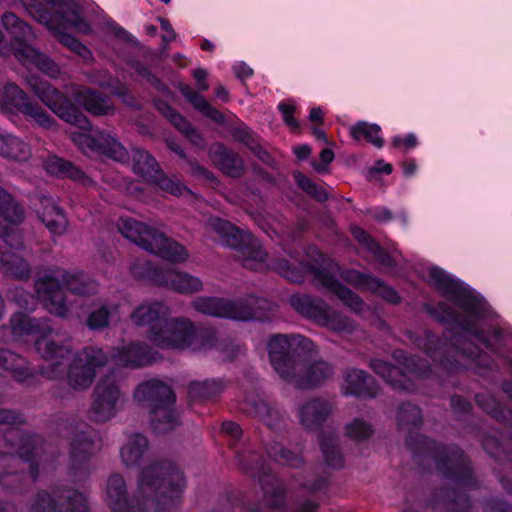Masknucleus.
I'll list each match as a JSON object with an SVG mask.
<instances>
[{
  "label": "nucleus",
  "instance_id": "nucleus-27",
  "mask_svg": "<svg viewBox=\"0 0 512 512\" xmlns=\"http://www.w3.org/2000/svg\"><path fill=\"white\" fill-rule=\"evenodd\" d=\"M67 94L74 98V101L82 106L87 112L96 116H106L114 112V106L110 99L101 94L77 85L70 84L65 87Z\"/></svg>",
  "mask_w": 512,
  "mask_h": 512
},
{
  "label": "nucleus",
  "instance_id": "nucleus-48",
  "mask_svg": "<svg viewBox=\"0 0 512 512\" xmlns=\"http://www.w3.org/2000/svg\"><path fill=\"white\" fill-rule=\"evenodd\" d=\"M294 178L297 185L301 189H303L306 193H308L318 201H324L328 198L326 190L315 184L311 179H309L305 175L301 173H295Z\"/></svg>",
  "mask_w": 512,
  "mask_h": 512
},
{
  "label": "nucleus",
  "instance_id": "nucleus-10",
  "mask_svg": "<svg viewBox=\"0 0 512 512\" xmlns=\"http://www.w3.org/2000/svg\"><path fill=\"white\" fill-rule=\"evenodd\" d=\"M154 344L160 348L202 352L212 348L216 334L210 329H199L186 317L167 318L160 332L153 333Z\"/></svg>",
  "mask_w": 512,
  "mask_h": 512
},
{
  "label": "nucleus",
  "instance_id": "nucleus-63",
  "mask_svg": "<svg viewBox=\"0 0 512 512\" xmlns=\"http://www.w3.org/2000/svg\"><path fill=\"white\" fill-rule=\"evenodd\" d=\"M374 218L380 221H387L391 219V212L386 208H378L374 211Z\"/></svg>",
  "mask_w": 512,
  "mask_h": 512
},
{
  "label": "nucleus",
  "instance_id": "nucleus-34",
  "mask_svg": "<svg viewBox=\"0 0 512 512\" xmlns=\"http://www.w3.org/2000/svg\"><path fill=\"white\" fill-rule=\"evenodd\" d=\"M32 155L30 146L12 134L0 133V156L13 161H27Z\"/></svg>",
  "mask_w": 512,
  "mask_h": 512
},
{
  "label": "nucleus",
  "instance_id": "nucleus-52",
  "mask_svg": "<svg viewBox=\"0 0 512 512\" xmlns=\"http://www.w3.org/2000/svg\"><path fill=\"white\" fill-rule=\"evenodd\" d=\"M234 136L237 140L243 142L251 150H253L261 160L264 162L268 161L269 155L256 143L253 135L248 129H238L235 131Z\"/></svg>",
  "mask_w": 512,
  "mask_h": 512
},
{
  "label": "nucleus",
  "instance_id": "nucleus-15",
  "mask_svg": "<svg viewBox=\"0 0 512 512\" xmlns=\"http://www.w3.org/2000/svg\"><path fill=\"white\" fill-rule=\"evenodd\" d=\"M289 303L302 316L333 332L351 333L355 328L352 320L319 298L295 294L290 297Z\"/></svg>",
  "mask_w": 512,
  "mask_h": 512
},
{
  "label": "nucleus",
  "instance_id": "nucleus-36",
  "mask_svg": "<svg viewBox=\"0 0 512 512\" xmlns=\"http://www.w3.org/2000/svg\"><path fill=\"white\" fill-rule=\"evenodd\" d=\"M119 309L120 305L115 302L101 305L89 314L87 325L93 330L106 328L111 322L120 320L121 313Z\"/></svg>",
  "mask_w": 512,
  "mask_h": 512
},
{
  "label": "nucleus",
  "instance_id": "nucleus-46",
  "mask_svg": "<svg viewBox=\"0 0 512 512\" xmlns=\"http://www.w3.org/2000/svg\"><path fill=\"white\" fill-rule=\"evenodd\" d=\"M373 431L371 424L361 418H355L345 427L346 435L356 441L368 439Z\"/></svg>",
  "mask_w": 512,
  "mask_h": 512
},
{
  "label": "nucleus",
  "instance_id": "nucleus-61",
  "mask_svg": "<svg viewBox=\"0 0 512 512\" xmlns=\"http://www.w3.org/2000/svg\"><path fill=\"white\" fill-rule=\"evenodd\" d=\"M234 72H235V75L241 80H244V79L250 77L253 73L252 69L245 63H239V64L235 65Z\"/></svg>",
  "mask_w": 512,
  "mask_h": 512
},
{
  "label": "nucleus",
  "instance_id": "nucleus-16",
  "mask_svg": "<svg viewBox=\"0 0 512 512\" xmlns=\"http://www.w3.org/2000/svg\"><path fill=\"white\" fill-rule=\"evenodd\" d=\"M394 358L402 366V370L382 360H372L370 363L373 371L394 389L413 391L415 390L414 382L427 377L430 373L426 362L407 358L403 351H396Z\"/></svg>",
  "mask_w": 512,
  "mask_h": 512
},
{
  "label": "nucleus",
  "instance_id": "nucleus-49",
  "mask_svg": "<svg viewBox=\"0 0 512 512\" xmlns=\"http://www.w3.org/2000/svg\"><path fill=\"white\" fill-rule=\"evenodd\" d=\"M397 420L401 427L404 425L417 426L421 423V411L412 404H404L398 411Z\"/></svg>",
  "mask_w": 512,
  "mask_h": 512
},
{
  "label": "nucleus",
  "instance_id": "nucleus-32",
  "mask_svg": "<svg viewBox=\"0 0 512 512\" xmlns=\"http://www.w3.org/2000/svg\"><path fill=\"white\" fill-rule=\"evenodd\" d=\"M42 210L39 211L40 219L47 229L54 235H62L67 229V219L63 211L49 197L40 200Z\"/></svg>",
  "mask_w": 512,
  "mask_h": 512
},
{
  "label": "nucleus",
  "instance_id": "nucleus-19",
  "mask_svg": "<svg viewBox=\"0 0 512 512\" xmlns=\"http://www.w3.org/2000/svg\"><path fill=\"white\" fill-rule=\"evenodd\" d=\"M0 110L19 111L28 120L46 129L54 126L53 118L40 105L30 101L27 94L14 83L0 84Z\"/></svg>",
  "mask_w": 512,
  "mask_h": 512
},
{
  "label": "nucleus",
  "instance_id": "nucleus-54",
  "mask_svg": "<svg viewBox=\"0 0 512 512\" xmlns=\"http://www.w3.org/2000/svg\"><path fill=\"white\" fill-rule=\"evenodd\" d=\"M23 422V417L17 412L8 409H0V431H4L5 427L8 428Z\"/></svg>",
  "mask_w": 512,
  "mask_h": 512
},
{
  "label": "nucleus",
  "instance_id": "nucleus-60",
  "mask_svg": "<svg viewBox=\"0 0 512 512\" xmlns=\"http://www.w3.org/2000/svg\"><path fill=\"white\" fill-rule=\"evenodd\" d=\"M222 431L235 439H238L241 435L239 425L234 422H224L222 424Z\"/></svg>",
  "mask_w": 512,
  "mask_h": 512
},
{
  "label": "nucleus",
  "instance_id": "nucleus-41",
  "mask_svg": "<svg viewBox=\"0 0 512 512\" xmlns=\"http://www.w3.org/2000/svg\"><path fill=\"white\" fill-rule=\"evenodd\" d=\"M380 131L381 128L379 125L360 121L350 127V136L356 141L365 139L375 147L381 148L384 144V140L380 136Z\"/></svg>",
  "mask_w": 512,
  "mask_h": 512
},
{
  "label": "nucleus",
  "instance_id": "nucleus-20",
  "mask_svg": "<svg viewBox=\"0 0 512 512\" xmlns=\"http://www.w3.org/2000/svg\"><path fill=\"white\" fill-rule=\"evenodd\" d=\"M124 397L117 384L110 378L101 379L92 394L90 418L104 423L114 418L124 405Z\"/></svg>",
  "mask_w": 512,
  "mask_h": 512
},
{
  "label": "nucleus",
  "instance_id": "nucleus-55",
  "mask_svg": "<svg viewBox=\"0 0 512 512\" xmlns=\"http://www.w3.org/2000/svg\"><path fill=\"white\" fill-rule=\"evenodd\" d=\"M279 110L282 112L285 123L292 129L296 130L299 127L297 120L293 117L295 107L286 103L279 104Z\"/></svg>",
  "mask_w": 512,
  "mask_h": 512
},
{
  "label": "nucleus",
  "instance_id": "nucleus-1",
  "mask_svg": "<svg viewBox=\"0 0 512 512\" xmlns=\"http://www.w3.org/2000/svg\"><path fill=\"white\" fill-rule=\"evenodd\" d=\"M207 229L214 232L224 245L235 251L236 258L245 268L255 271L271 268L294 283L301 282L304 278V272L309 271L318 283L336 295L352 311L357 314L365 311L366 305L363 301L337 281L338 265L317 249H311L308 252L311 263L301 265V268L292 267L286 260H275L267 263L266 252L262 249L258 240L249 232L240 230L230 222L217 217L208 220Z\"/></svg>",
  "mask_w": 512,
  "mask_h": 512
},
{
  "label": "nucleus",
  "instance_id": "nucleus-22",
  "mask_svg": "<svg viewBox=\"0 0 512 512\" xmlns=\"http://www.w3.org/2000/svg\"><path fill=\"white\" fill-rule=\"evenodd\" d=\"M296 369H290L282 380L300 389L317 387L332 377L333 367L323 360L296 361Z\"/></svg>",
  "mask_w": 512,
  "mask_h": 512
},
{
  "label": "nucleus",
  "instance_id": "nucleus-29",
  "mask_svg": "<svg viewBox=\"0 0 512 512\" xmlns=\"http://www.w3.org/2000/svg\"><path fill=\"white\" fill-rule=\"evenodd\" d=\"M332 412V406L329 402L313 398L298 408V418L300 424L308 430L318 428Z\"/></svg>",
  "mask_w": 512,
  "mask_h": 512
},
{
  "label": "nucleus",
  "instance_id": "nucleus-58",
  "mask_svg": "<svg viewBox=\"0 0 512 512\" xmlns=\"http://www.w3.org/2000/svg\"><path fill=\"white\" fill-rule=\"evenodd\" d=\"M17 304L27 310H32L35 305L34 297L29 293H20L15 297Z\"/></svg>",
  "mask_w": 512,
  "mask_h": 512
},
{
  "label": "nucleus",
  "instance_id": "nucleus-44",
  "mask_svg": "<svg viewBox=\"0 0 512 512\" xmlns=\"http://www.w3.org/2000/svg\"><path fill=\"white\" fill-rule=\"evenodd\" d=\"M267 454L283 465L298 467L302 463L300 455L286 450L282 445L275 443L267 448Z\"/></svg>",
  "mask_w": 512,
  "mask_h": 512
},
{
  "label": "nucleus",
  "instance_id": "nucleus-28",
  "mask_svg": "<svg viewBox=\"0 0 512 512\" xmlns=\"http://www.w3.org/2000/svg\"><path fill=\"white\" fill-rule=\"evenodd\" d=\"M342 393L357 397H375L377 388L374 379L365 371L355 368L347 369L341 384Z\"/></svg>",
  "mask_w": 512,
  "mask_h": 512
},
{
  "label": "nucleus",
  "instance_id": "nucleus-4",
  "mask_svg": "<svg viewBox=\"0 0 512 512\" xmlns=\"http://www.w3.org/2000/svg\"><path fill=\"white\" fill-rule=\"evenodd\" d=\"M27 83L35 95L59 118L81 131L71 133L73 143L86 154L105 155L113 160L125 162L129 155L125 147L110 133L98 131L91 134V123L58 89L49 82L31 77Z\"/></svg>",
  "mask_w": 512,
  "mask_h": 512
},
{
  "label": "nucleus",
  "instance_id": "nucleus-59",
  "mask_svg": "<svg viewBox=\"0 0 512 512\" xmlns=\"http://www.w3.org/2000/svg\"><path fill=\"white\" fill-rule=\"evenodd\" d=\"M159 21H160L161 28L165 32L162 36V40L166 43L175 40L176 33H175L174 29L172 28L170 22L163 18H160Z\"/></svg>",
  "mask_w": 512,
  "mask_h": 512
},
{
  "label": "nucleus",
  "instance_id": "nucleus-40",
  "mask_svg": "<svg viewBox=\"0 0 512 512\" xmlns=\"http://www.w3.org/2000/svg\"><path fill=\"white\" fill-rule=\"evenodd\" d=\"M158 109L164 117H166L179 131L186 135V137L196 146H202V137L192 129L190 123L173 108L165 103H159Z\"/></svg>",
  "mask_w": 512,
  "mask_h": 512
},
{
  "label": "nucleus",
  "instance_id": "nucleus-50",
  "mask_svg": "<svg viewBox=\"0 0 512 512\" xmlns=\"http://www.w3.org/2000/svg\"><path fill=\"white\" fill-rule=\"evenodd\" d=\"M421 349L425 351L434 361H439L443 365H447L442 357V347L439 345V340L432 334L426 333L425 339L418 344Z\"/></svg>",
  "mask_w": 512,
  "mask_h": 512
},
{
  "label": "nucleus",
  "instance_id": "nucleus-33",
  "mask_svg": "<svg viewBox=\"0 0 512 512\" xmlns=\"http://www.w3.org/2000/svg\"><path fill=\"white\" fill-rule=\"evenodd\" d=\"M148 449L147 438L139 433L130 434L120 448V458L124 466L137 465Z\"/></svg>",
  "mask_w": 512,
  "mask_h": 512
},
{
  "label": "nucleus",
  "instance_id": "nucleus-8",
  "mask_svg": "<svg viewBox=\"0 0 512 512\" xmlns=\"http://www.w3.org/2000/svg\"><path fill=\"white\" fill-rule=\"evenodd\" d=\"M12 433L18 439L17 444L12 443L11 446L16 448L18 455L12 453H0V465L5 467V471L0 475V485L6 489L15 490L20 487L23 476L13 469L19 466L21 470L29 468L30 477L35 481L38 476V467L42 470L48 469L50 459L46 453L43 442L39 437L33 435H20L17 430Z\"/></svg>",
  "mask_w": 512,
  "mask_h": 512
},
{
  "label": "nucleus",
  "instance_id": "nucleus-45",
  "mask_svg": "<svg viewBox=\"0 0 512 512\" xmlns=\"http://www.w3.org/2000/svg\"><path fill=\"white\" fill-rule=\"evenodd\" d=\"M253 412L269 427L274 428L282 419L280 411L270 406L265 401H258L254 404Z\"/></svg>",
  "mask_w": 512,
  "mask_h": 512
},
{
  "label": "nucleus",
  "instance_id": "nucleus-43",
  "mask_svg": "<svg viewBox=\"0 0 512 512\" xmlns=\"http://www.w3.org/2000/svg\"><path fill=\"white\" fill-rule=\"evenodd\" d=\"M216 149L219 153L217 162L221 169L232 177L240 176L243 170L242 160L221 145H218Z\"/></svg>",
  "mask_w": 512,
  "mask_h": 512
},
{
  "label": "nucleus",
  "instance_id": "nucleus-56",
  "mask_svg": "<svg viewBox=\"0 0 512 512\" xmlns=\"http://www.w3.org/2000/svg\"><path fill=\"white\" fill-rule=\"evenodd\" d=\"M207 71L202 68H197L193 71V77L196 80V86L199 91H206L209 89V84L207 82Z\"/></svg>",
  "mask_w": 512,
  "mask_h": 512
},
{
  "label": "nucleus",
  "instance_id": "nucleus-53",
  "mask_svg": "<svg viewBox=\"0 0 512 512\" xmlns=\"http://www.w3.org/2000/svg\"><path fill=\"white\" fill-rule=\"evenodd\" d=\"M353 237L372 254L380 252V246L360 227L351 229Z\"/></svg>",
  "mask_w": 512,
  "mask_h": 512
},
{
  "label": "nucleus",
  "instance_id": "nucleus-2",
  "mask_svg": "<svg viewBox=\"0 0 512 512\" xmlns=\"http://www.w3.org/2000/svg\"><path fill=\"white\" fill-rule=\"evenodd\" d=\"M185 486L183 473L176 466L170 462L155 463L141 470L132 498H128L123 475L111 474L104 487L105 502L110 512H159L173 506Z\"/></svg>",
  "mask_w": 512,
  "mask_h": 512
},
{
  "label": "nucleus",
  "instance_id": "nucleus-51",
  "mask_svg": "<svg viewBox=\"0 0 512 512\" xmlns=\"http://www.w3.org/2000/svg\"><path fill=\"white\" fill-rule=\"evenodd\" d=\"M151 183L158 186L162 191L175 196H181L189 192L182 183L165 177L162 172L159 173V178Z\"/></svg>",
  "mask_w": 512,
  "mask_h": 512
},
{
  "label": "nucleus",
  "instance_id": "nucleus-30",
  "mask_svg": "<svg viewBox=\"0 0 512 512\" xmlns=\"http://www.w3.org/2000/svg\"><path fill=\"white\" fill-rule=\"evenodd\" d=\"M341 277L357 288L372 290L388 302L397 303L399 301L397 293L376 278L361 274L355 270L346 271L341 274Z\"/></svg>",
  "mask_w": 512,
  "mask_h": 512
},
{
  "label": "nucleus",
  "instance_id": "nucleus-13",
  "mask_svg": "<svg viewBox=\"0 0 512 512\" xmlns=\"http://www.w3.org/2000/svg\"><path fill=\"white\" fill-rule=\"evenodd\" d=\"M191 307L198 313L234 320L263 319L260 312L269 308L267 300L249 296L239 300H229L220 297L199 296L192 300Z\"/></svg>",
  "mask_w": 512,
  "mask_h": 512
},
{
  "label": "nucleus",
  "instance_id": "nucleus-5",
  "mask_svg": "<svg viewBox=\"0 0 512 512\" xmlns=\"http://www.w3.org/2000/svg\"><path fill=\"white\" fill-rule=\"evenodd\" d=\"M53 334L54 331L47 320L14 313L9 325L0 327V342L24 343L29 336H37L35 349L42 358L50 362L40 372L46 378L58 379L64 374V362L71 355L72 349L68 344H57Z\"/></svg>",
  "mask_w": 512,
  "mask_h": 512
},
{
  "label": "nucleus",
  "instance_id": "nucleus-7",
  "mask_svg": "<svg viewBox=\"0 0 512 512\" xmlns=\"http://www.w3.org/2000/svg\"><path fill=\"white\" fill-rule=\"evenodd\" d=\"M36 292L44 307L57 316L65 317L74 309V303L64 294L66 288L74 296L95 294L97 283L82 272L53 270L49 275L36 281Z\"/></svg>",
  "mask_w": 512,
  "mask_h": 512
},
{
  "label": "nucleus",
  "instance_id": "nucleus-14",
  "mask_svg": "<svg viewBox=\"0 0 512 512\" xmlns=\"http://www.w3.org/2000/svg\"><path fill=\"white\" fill-rule=\"evenodd\" d=\"M271 365L281 379L288 376L290 369H296V361L302 355L317 352L312 340L299 334L273 335L268 342Z\"/></svg>",
  "mask_w": 512,
  "mask_h": 512
},
{
  "label": "nucleus",
  "instance_id": "nucleus-39",
  "mask_svg": "<svg viewBox=\"0 0 512 512\" xmlns=\"http://www.w3.org/2000/svg\"><path fill=\"white\" fill-rule=\"evenodd\" d=\"M179 89L191 105L203 115L209 117L214 122H224V117L221 112L212 107L201 94L193 90L189 85L181 84Z\"/></svg>",
  "mask_w": 512,
  "mask_h": 512
},
{
  "label": "nucleus",
  "instance_id": "nucleus-31",
  "mask_svg": "<svg viewBox=\"0 0 512 512\" xmlns=\"http://www.w3.org/2000/svg\"><path fill=\"white\" fill-rule=\"evenodd\" d=\"M0 368L10 372L12 377L21 384L30 383L35 376L34 370L23 357L1 348Z\"/></svg>",
  "mask_w": 512,
  "mask_h": 512
},
{
  "label": "nucleus",
  "instance_id": "nucleus-57",
  "mask_svg": "<svg viewBox=\"0 0 512 512\" xmlns=\"http://www.w3.org/2000/svg\"><path fill=\"white\" fill-rule=\"evenodd\" d=\"M392 143L395 147L405 146L407 149H409L417 145V138L414 134H409L405 138L397 136L393 138Z\"/></svg>",
  "mask_w": 512,
  "mask_h": 512
},
{
  "label": "nucleus",
  "instance_id": "nucleus-64",
  "mask_svg": "<svg viewBox=\"0 0 512 512\" xmlns=\"http://www.w3.org/2000/svg\"><path fill=\"white\" fill-rule=\"evenodd\" d=\"M309 118L312 122L321 124L323 121V112H322L321 108H319V107L312 108L310 111Z\"/></svg>",
  "mask_w": 512,
  "mask_h": 512
},
{
  "label": "nucleus",
  "instance_id": "nucleus-47",
  "mask_svg": "<svg viewBox=\"0 0 512 512\" xmlns=\"http://www.w3.org/2000/svg\"><path fill=\"white\" fill-rule=\"evenodd\" d=\"M322 451L327 464L333 468L343 466V456L340 453L336 439L329 437L322 442Z\"/></svg>",
  "mask_w": 512,
  "mask_h": 512
},
{
  "label": "nucleus",
  "instance_id": "nucleus-26",
  "mask_svg": "<svg viewBox=\"0 0 512 512\" xmlns=\"http://www.w3.org/2000/svg\"><path fill=\"white\" fill-rule=\"evenodd\" d=\"M156 355L145 343L132 341L116 347L111 358L118 366L138 368L154 362Z\"/></svg>",
  "mask_w": 512,
  "mask_h": 512
},
{
  "label": "nucleus",
  "instance_id": "nucleus-24",
  "mask_svg": "<svg viewBox=\"0 0 512 512\" xmlns=\"http://www.w3.org/2000/svg\"><path fill=\"white\" fill-rule=\"evenodd\" d=\"M170 313L169 307L162 302H143L131 312L130 319L135 326L147 328V337L154 343L153 333L161 331Z\"/></svg>",
  "mask_w": 512,
  "mask_h": 512
},
{
  "label": "nucleus",
  "instance_id": "nucleus-3",
  "mask_svg": "<svg viewBox=\"0 0 512 512\" xmlns=\"http://www.w3.org/2000/svg\"><path fill=\"white\" fill-rule=\"evenodd\" d=\"M427 278L447 300V302H440L437 308H428L429 313L440 321L455 325L463 333L474 337L486 347L496 349V343L502 340L501 331L494 330L490 338H487L478 329L479 322L486 312L485 301L469 287L438 267L429 268Z\"/></svg>",
  "mask_w": 512,
  "mask_h": 512
},
{
  "label": "nucleus",
  "instance_id": "nucleus-35",
  "mask_svg": "<svg viewBox=\"0 0 512 512\" xmlns=\"http://www.w3.org/2000/svg\"><path fill=\"white\" fill-rule=\"evenodd\" d=\"M44 169L53 176L67 177L83 184L90 182V179L79 168L57 156H49L44 162Z\"/></svg>",
  "mask_w": 512,
  "mask_h": 512
},
{
  "label": "nucleus",
  "instance_id": "nucleus-6",
  "mask_svg": "<svg viewBox=\"0 0 512 512\" xmlns=\"http://www.w3.org/2000/svg\"><path fill=\"white\" fill-rule=\"evenodd\" d=\"M20 1L28 13L39 23L44 24L60 43L85 60L91 58V51L85 45L64 32L70 26L82 34L91 32V26L80 16L81 6L75 0H46L56 10L55 15L50 14L35 0Z\"/></svg>",
  "mask_w": 512,
  "mask_h": 512
},
{
  "label": "nucleus",
  "instance_id": "nucleus-25",
  "mask_svg": "<svg viewBox=\"0 0 512 512\" xmlns=\"http://www.w3.org/2000/svg\"><path fill=\"white\" fill-rule=\"evenodd\" d=\"M97 449L91 433L81 430L74 436L70 451V469L74 477L81 480L89 475V458Z\"/></svg>",
  "mask_w": 512,
  "mask_h": 512
},
{
  "label": "nucleus",
  "instance_id": "nucleus-9",
  "mask_svg": "<svg viewBox=\"0 0 512 512\" xmlns=\"http://www.w3.org/2000/svg\"><path fill=\"white\" fill-rule=\"evenodd\" d=\"M134 399L149 410L151 426L156 433H166L178 425V415L173 408L175 396L164 382L151 379L140 383Z\"/></svg>",
  "mask_w": 512,
  "mask_h": 512
},
{
  "label": "nucleus",
  "instance_id": "nucleus-11",
  "mask_svg": "<svg viewBox=\"0 0 512 512\" xmlns=\"http://www.w3.org/2000/svg\"><path fill=\"white\" fill-rule=\"evenodd\" d=\"M4 28L12 35L13 39L10 45V55L26 66H35L37 69L55 78L59 75L58 65L47 55L30 45L29 42L36 38L31 27L19 19L14 13L6 12L2 16Z\"/></svg>",
  "mask_w": 512,
  "mask_h": 512
},
{
  "label": "nucleus",
  "instance_id": "nucleus-18",
  "mask_svg": "<svg viewBox=\"0 0 512 512\" xmlns=\"http://www.w3.org/2000/svg\"><path fill=\"white\" fill-rule=\"evenodd\" d=\"M107 363L104 351L96 347H85L77 352L70 362L66 379L74 391H85L93 383L97 370Z\"/></svg>",
  "mask_w": 512,
  "mask_h": 512
},
{
  "label": "nucleus",
  "instance_id": "nucleus-38",
  "mask_svg": "<svg viewBox=\"0 0 512 512\" xmlns=\"http://www.w3.org/2000/svg\"><path fill=\"white\" fill-rule=\"evenodd\" d=\"M0 266L7 275L19 280H26L30 277L31 269L29 264L14 252H4L0 249Z\"/></svg>",
  "mask_w": 512,
  "mask_h": 512
},
{
  "label": "nucleus",
  "instance_id": "nucleus-62",
  "mask_svg": "<svg viewBox=\"0 0 512 512\" xmlns=\"http://www.w3.org/2000/svg\"><path fill=\"white\" fill-rule=\"evenodd\" d=\"M451 405L455 410L460 412H467L470 409V404L459 396H454L451 398Z\"/></svg>",
  "mask_w": 512,
  "mask_h": 512
},
{
  "label": "nucleus",
  "instance_id": "nucleus-37",
  "mask_svg": "<svg viewBox=\"0 0 512 512\" xmlns=\"http://www.w3.org/2000/svg\"><path fill=\"white\" fill-rule=\"evenodd\" d=\"M133 171L143 177L146 181L152 182L159 178L161 172L156 160L146 151H133Z\"/></svg>",
  "mask_w": 512,
  "mask_h": 512
},
{
  "label": "nucleus",
  "instance_id": "nucleus-23",
  "mask_svg": "<svg viewBox=\"0 0 512 512\" xmlns=\"http://www.w3.org/2000/svg\"><path fill=\"white\" fill-rule=\"evenodd\" d=\"M250 458L256 463V466L246 465L242 459H239L241 468L259 478V483L263 491V501L270 507H279L285 502V489L282 481L270 472V469L260 460L256 454H251Z\"/></svg>",
  "mask_w": 512,
  "mask_h": 512
},
{
  "label": "nucleus",
  "instance_id": "nucleus-42",
  "mask_svg": "<svg viewBox=\"0 0 512 512\" xmlns=\"http://www.w3.org/2000/svg\"><path fill=\"white\" fill-rule=\"evenodd\" d=\"M225 383L220 379L194 381L189 385V394L192 398H209L221 393Z\"/></svg>",
  "mask_w": 512,
  "mask_h": 512
},
{
  "label": "nucleus",
  "instance_id": "nucleus-17",
  "mask_svg": "<svg viewBox=\"0 0 512 512\" xmlns=\"http://www.w3.org/2000/svg\"><path fill=\"white\" fill-rule=\"evenodd\" d=\"M130 269L136 278L148 279L157 285L182 294H191L203 290L202 281L188 273L160 269L146 261H137Z\"/></svg>",
  "mask_w": 512,
  "mask_h": 512
},
{
  "label": "nucleus",
  "instance_id": "nucleus-21",
  "mask_svg": "<svg viewBox=\"0 0 512 512\" xmlns=\"http://www.w3.org/2000/svg\"><path fill=\"white\" fill-rule=\"evenodd\" d=\"M29 512H88L84 495L73 489L39 492Z\"/></svg>",
  "mask_w": 512,
  "mask_h": 512
},
{
  "label": "nucleus",
  "instance_id": "nucleus-12",
  "mask_svg": "<svg viewBox=\"0 0 512 512\" xmlns=\"http://www.w3.org/2000/svg\"><path fill=\"white\" fill-rule=\"evenodd\" d=\"M117 226L125 238L163 259L180 263L188 258V252L181 244L143 222L131 217H120Z\"/></svg>",
  "mask_w": 512,
  "mask_h": 512
}]
</instances>
